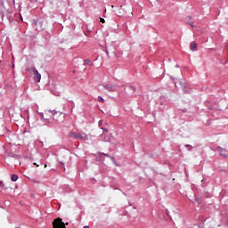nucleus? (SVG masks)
I'll return each instance as SVG.
<instances>
[{
    "instance_id": "a211bd4d",
    "label": "nucleus",
    "mask_w": 228,
    "mask_h": 228,
    "mask_svg": "<svg viewBox=\"0 0 228 228\" xmlns=\"http://www.w3.org/2000/svg\"><path fill=\"white\" fill-rule=\"evenodd\" d=\"M47 167V165L45 164V166H44V168H46Z\"/></svg>"
},
{
    "instance_id": "4468645a",
    "label": "nucleus",
    "mask_w": 228,
    "mask_h": 228,
    "mask_svg": "<svg viewBox=\"0 0 228 228\" xmlns=\"http://www.w3.org/2000/svg\"><path fill=\"white\" fill-rule=\"evenodd\" d=\"M102 155H104V156L107 157V158H110V155H109V154H103V153H102Z\"/></svg>"
},
{
    "instance_id": "f8f14e48",
    "label": "nucleus",
    "mask_w": 228,
    "mask_h": 228,
    "mask_svg": "<svg viewBox=\"0 0 228 228\" xmlns=\"http://www.w3.org/2000/svg\"><path fill=\"white\" fill-rule=\"evenodd\" d=\"M100 22L104 23L106 22L103 18H100Z\"/></svg>"
},
{
    "instance_id": "ddd939ff",
    "label": "nucleus",
    "mask_w": 228,
    "mask_h": 228,
    "mask_svg": "<svg viewBox=\"0 0 228 228\" xmlns=\"http://www.w3.org/2000/svg\"><path fill=\"white\" fill-rule=\"evenodd\" d=\"M104 140H105V142H109L110 141V137H105Z\"/></svg>"
},
{
    "instance_id": "6e6552de",
    "label": "nucleus",
    "mask_w": 228,
    "mask_h": 228,
    "mask_svg": "<svg viewBox=\"0 0 228 228\" xmlns=\"http://www.w3.org/2000/svg\"><path fill=\"white\" fill-rule=\"evenodd\" d=\"M11 181H12V183H15L18 181V175H12V176H11Z\"/></svg>"
},
{
    "instance_id": "39448f33",
    "label": "nucleus",
    "mask_w": 228,
    "mask_h": 228,
    "mask_svg": "<svg viewBox=\"0 0 228 228\" xmlns=\"http://www.w3.org/2000/svg\"><path fill=\"white\" fill-rule=\"evenodd\" d=\"M216 151H219V152H221L220 155L222 156V158H224V159H226V158H227V155L224 154V151H225L224 149H223L222 147L217 146V147H216Z\"/></svg>"
},
{
    "instance_id": "1a4fd4ad",
    "label": "nucleus",
    "mask_w": 228,
    "mask_h": 228,
    "mask_svg": "<svg viewBox=\"0 0 228 228\" xmlns=\"http://www.w3.org/2000/svg\"><path fill=\"white\" fill-rule=\"evenodd\" d=\"M41 118H43L44 120H49V119H50V118H48L47 112H45V114L41 115Z\"/></svg>"
},
{
    "instance_id": "f3484780",
    "label": "nucleus",
    "mask_w": 228,
    "mask_h": 228,
    "mask_svg": "<svg viewBox=\"0 0 228 228\" xmlns=\"http://www.w3.org/2000/svg\"><path fill=\"white\" fill-rule=\"evenodd\" d=\"M185 147H189V148H190V147H191V145H189V144H187V145H185Z\"/></svg>"
},
{
    "instance_id": "7ed1b4c3",
    "label": "nucleus",
    "mask_w": 228,
    "mask_h": 228,
    "mask_svg": "<svg viewBox=\"0 0 228 228\" xmlns=\"http://www.w3.org/2000/svg\"><path fill=\"white\" fill-rule=\"evenodd\" d=\"M69 137L79 140H86V135H83L81 134H77L75 132H69Z\"/></svg>"
},
{
    "instance_id": "412c9836",
    "label": "nucleus",
    "mask_w": 228,
    "mask_h": 228,
    "mask_svg": "<svg viewBox=\"0 0 228 228\" xmlns=\"http://www.w3.org/2000/svg\"><path fill=\"white\" fill-rule=\"evenodd\" d=\"M84 228H89L88 226H84Z\"/></svg>"
},
{
    "instance_id": "20e7f679",
    "label": "nucleus",
    "mask_w": 228,
    "mask_h": 228,
    "mask_svg": "<svg viewBox=\"0 0 228 228\" xmlns=\"http://www.w3.org/2000/svg\"><path fill=\"white\" fill-rule=\"evenodd\" d=\"M32 71H33V75L35 76V81H37V83H40V80L42 79V75L38 73L36 68H33Z\"/></svg>"
},
{
    "instance_id": "9d476101",
    "label": "nucleus",
    "mask_w": 228,
    "mask_h": 228,
    "mask_svg": "<svg viewBox=\"0 0 228 228\" xmlns=\"http://www.w3.org/2000/svg\"><path fill=\"white\" fill-rule=\"evenodd\" d=\"M98 101H99V102H104V99H103V97H101V96H99Z\"/></svg>"
},
{
    "instance_id": "6ab92c4d",
    "label": "nucleus",
    "mask_w": 228,
    "mask_h": 228,
    "mask_svg": "<svg viewBox=\"0 0 228 228\" xmlns=\"http://www.w3.org/2000/svg\"><path fill=\"white\" fill-rule=\"evenodd\" d=\"M190 25H191V28H194V26L191 23Z\"/></svg>"
},
{
    "instance_id": "4be33fe9",
    "label": "nucleus",
    "mask_w": 228,
    "mask_h": 228,
    "mask_svg": "<svg viewBox=\"0 0 228 228\" xmlns=\"http://www.w3.org/2000/svg\"><path fill=\"white\" fill-rule=\"evenodd\" d=\"M15 228H19V227H15Z\"/></svg>"
},
{
    "instance_id": "f03ea898",
    "label": "nucleus",
    "mask_w": 228,
    "mask_h": 228,
    "mask_svg": "<svg viewBox=\"0 0 228 228\" xmlns=\"http://www.w3.org/2000/svg\"><path fill=\"white\" fill-rule=\"evenodd\" d=\"M53 228H66L65 223L61 222V218H56L52 222Z\"/></svg>"
},
{
    "instance_id": "423d86ee",
    "label": "nucleus",
    "mask_w": 228,
    "mask_h": 228,
    "mask_svg": "<svg viewBox=\"0 0 228 228\" xmlns=\"http://www.w3.org/2000/svg\"><path fill=\"white\" fill-rule=\"evenodd\" d=\"M104 87H105V89H107V91H109V92H111V93H114V92H115L114 86L107 85V86H104Z\"/></svg>"
},
{
    "instance_id": "2eb2a0df",
    "label": "nucleus",
    "mask_w": 228,
    "mask_h": 228,
    "mask_svg": "<svg viewBox=\"0 0 228 228\" xmlns=\"http://www.w3.org/2000/svg\"><path fill=\"white\" fill-rule=\"evenodd\" d=\"M103 131H104L105 133H109V130H108V129H103Z\"/></svg>"
},
{
    "instance_id": "dca6fc26",
    "label": "nucleus",
    "mask_w": 228,
    "mask_h": 228,
    "mask_svg": "<svg viewBox=\"0 0 228 228\" xmlns=\"http://www.w3.org/2000/svg\"><path fill=\"white\" fill-rule=\"evenodd\" d=\"M102 121H99V126H102Z\"/></svg>"
},
{
    "instance_id": "9b49d317",
    "label": "nucleus",
    "mask_w": 228,
    "mask_h": 228,
    "mask_svg": "<svg viewBox=\"0 0 228 228\" xmlns=\"http://www.w3.org/2000/svg\"><path fill=\"white\" fill-rule=\"evenodd\" d=\"M89 63H91V60L89 59L85 60V64H89Z\"/></svg>"
},
{
    "instance_id": "aec40b11",
    "label": "nucleus",
    "mask_w": 228,
    "mask_h": 228,
    "mask_svg": "<svg viewBox=\"0 0 228 228\" xmlns=\"http://www.w3.org/2000/svg\"><path fill=\"white\" fill-rule=\"evenodd\" d=\"M189 149L191 150V149H193V147L190 146Z\"/></svg>"
},
{
    "instance_id": "0eeeda50",
    "label": "nucleus",
    "mask_w": 228,
    "mask_h": 228,
    "mask_svg": "<svg viewBox=\"0 0 228 228\" xmlns=\"http://www.w3.org/2000/svg\"><path fill=\"white\" fill-rule=\"evenodd\" d=\"M197 48H198V44H196V43H191V51H196Z\"/></svg>"
},
{
    "instance_id": "f257e3e1",
    "label": "nucleus",
    "mask_w": 228,
    "mask_h": 228,
    "mask_svg": "<svg viewBox=\"0 0 228 228\" xmlns=\"http://www.w3.org/2000/svg\"><path fill=\"white\" fill-rule=\"evenodd\" d=\"M53 120L58 123H61L65 121V114L63 112L55 111L53 112Z\"/></svg>"
}]
</instances>
